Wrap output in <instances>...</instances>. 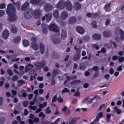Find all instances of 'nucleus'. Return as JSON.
<instances>
[{"label":"nucleus","instance_id":"59","mask_svg":"<svg viewBox=\"0 0 124 124\" xmlns=\"http://www.w3.org/2000/svg\"><path fill=\"white\" fill-rule=\"evenodd\" d=\"M118 60L119 61V62H124V57H118Z\"/></svg>","mask_w":124,"mask_h":124},{"label":"nucleus","instance_id":"12","mask_svg":"<svg viewBox=\"0 0 124 124\" xmlns=\"http://www.w3.org/2000/svg\"><path fill=\"white\" fill-rule=\"evenodd\" d=\"M67 80H65L63 82L64 85H65L68 81H71V80H75V79H77V77L76 76H72V77H70L69 76H67L66 77Z\"/></svg>","mask_w":124,"mask_h":124},{"label":"nucleus","instance_id":"31","mask_svg":"<svg viewBox=\"0 0 124 124\" xmlns=\"http://www.w3.org/2000/svg\"><path fill=\"white\" fill-rule=\"evenodd\" d=\"M53 16L54 18H56V19H58L59 17H60V15L59 14V10H54L53 11Z\"/></svg>","mask_w":124,"mask_h":124},{"label":"nucleus","instance_id":"60","mask_svg":"<svg viewBox=\"0 0 124 124\" xmlns=\"http://www.w3.org/2000/svg\"><path fill=\"white\" fill-rule=\"evenodd\" d=\"M93 48H95V49H96V50H99V49H100V47H99V46H98V45H97L96 44H94L93 45Z\"/></svg>","mask_w":124,"mask_h":124},{"label":"nucleus","instance_id":"51","mask_svg":"<svg viewBox=\"0 0 124 124\" xmlns=\"http://www.w3.org/2000/svg\"><path fill=\"white\" fill-rule=\"evenodd\" d=\"M69 93V90L68 88H65L62 90V93Z\"/></svg>","mask_w":124,"mask_h":124},{"label":"nucleus","instance_id":"62","mask_svg":"<svg viewBox=\"0 0 124 124\" xmlns=\"http://www.w3.org/2000/svg\"><path fill=\"white\" fill-rule=\"evenodd\" d=\"M0 123H2V124H4V123H5V122H6V120L5 119V118H0Z\"/></svg>","mask_w":124,"mask_h":124},{"label":"nucleus","instance_id":"23","mask_svg":"<svg viewBox=\"0 0 124 124\" xmlns=\"http://www.w3.org/2000/svg\"><path fill=\"white\" fill-rule=\"evenodd\" d=\"M103 117V112H99L96 116L95 119H94L95 122H98L101 118Z\"/></svg>","mask_w":124,"mask_h":124},{"label":"nucleus","instance_id":"57","mask_svg":"<svg viewBox=\"0 0 124 124\" xmlns=\"http://www.w3.org/2000/svg\"><path fill=\"white\" fill-rule=\"evenodd\" d=\"M93 13H88L86 14V16L88 17V18H92V16H93Z\"/></svg>","mask_w":124,"mask_h":124},{"label":"nucleus","instance_id":"5","mask_svg":"<svg viewBox=\"0 0 124 124\" xmlns=\"http://www.w3.org/2000/svg\"><path fill=\"white\" fill-rule=\"evenodd\" d=\"M48 30L51 31H54L55 32H59L60 28L55 24L51 23L48 26Z\"/></svg>","mask_w":124,"mask_h":124},{"label":"nucleus","instance_id":"7","mask_svg":"<svg viewBox=\"0 0 124 124\" xmlns=\"http://www.w3.org/2000/svg\"><path fill=\"white\" fill-rule=\"evenodd\" d=\"M30 3L37 5V6H42L44 4V2L41 1V0H31Z\"/></svg>","mask_w":124,"mask_h":124},{"label":"nucleus","instance_id":"16","mask_svg":"<svg viewBox=\"0 0 124 124\" xmlns=\"http://www.w3.org/2000/svg\"><path fill=\"white\" fill-rule=\"evenodd\" d=\"M2 37L4 39H8V37H9V31L5 30L2 33Z\"/></svg>","mask_w":124,"mask_h":124},{"label":"nucleus","instance_id":"35","mask_svg":"<svg viewBox=\"0 0 124 124\" xmlns=\"http://www.w3.org/2000/svg\"><path fill=\"white\" fill-rule=\"evenodd\" d=\"M114 110L118 115H120V114L122 113V110L120 108H118V106L114 107Z\"/></svg>","mask_w":124,"mask_h":124},{"label":"nucleus","instance_id":"24","mask_svg":"<svg viewBox=\"0 0 124 124\" xmlns=\"http://www.w3.org/2000/svg\"><path fill=\"white\" fill-rule=\"evenodd\" d=\"M40 52L41 55H43L45 52V46L43 44H40Z\"/></svg>","mask_w":124,"mask_h":124},{"label":"nucleus","instance_id":"52","mask_svg":"<svg viewBox=\"0 0 124 124\" xmlns=\"http://www.w3.org/2000/svg\"><path fill=\"white\" fill-rule=\"evenodd\" d=\"M75 123H76V119L74 118V119H72V120L69 122V124L67 123V124H75Z\"/></svg>","mask_w":124,"mask_h":124},{"label":"nucleus","instance_id":"64","mask_svg":"<svg viewBox=\"0 0 124 124\" xmlns=\"http://www.w3.org/2000/svg\"><path fill=\"white\" fill-rule=\"evenodd\" d=\"M34 123H39V118L35 117L33 119Z\"/></svg>","mask_w":124,"mask_h":124},{"label":"nucleus","instance_id":"34","mask_svg":"<svg viewBox=\"0 0 124 124\" xmlns=\"http://www.w3.org/2000/svg\"><path fill=\"white\" fill-rule=\"evenodd\" d=\"M59 74V72L56 69H54L53 70V74L52 75V79H55V77L57 76Z\"/></svg>","mask_w":124,"mask_h":124},{"label":"nucleus","instance_id":"47","mask_svg":"<svg viewBox=\"0 0 124 124\" xmlns=\"http://www.w3.org/2000/svg\"><path fill=\"white\" fill-rule=\"evenodd\" d=\"M18 78H19L18 77V76H14L12 77V81H13V82H15L16 80L18 79Z\"/></svg>","mask_w":124,"mask_h":124},{"label":"nucleus","instance_id":"6","mask_svg":"<svg viewBox=\"0 0 124 124\" xmlns=\"http://www.w3.org/2000/svg\"><path fill=\"white\" fill-rule=\"evenodd\" d=\"M64 7H65L67 11H71L73 9V5L69 0H67L65 2Z\"/></svg>","mask_w":124,"mask_h":124},{"label":"nucleus","instance_id":"4","mask_svg":"<svg viewBox=\"0 0 124 124\" xmlns=\"http://www.w3.org/2000/svg\"><path fill=\"white\" fill-rule=\"evenodd\" d=\"M34 65L36 67L37 70H39L46 65V62L44 60L42 61V62H37Z\"/></svg>","mask_w":124,"mask_h":124},{"label":"nucleus","instance_id":"18","mask_svg":"<svg viewBox=\"0 0 124 124\" xmlns=\"http://www.w3.org/2000/svg\"><path fill=\"white\" fill-rule=\"evenodd\" d=\"M61 18L62 20H66V19L68 18V13L66 11L62 12L61 14Z\"/></svg>","mask_w":124,"mask_h":124},{"label":"nucleus","instance_id":"37","mask_svg":"<svg viewBox=\"0 0 124 124\" xmlns=\"http://www.w3.org/2000/svg\"><path fill=\"white\" fill-rule=\"evenodd\" d=\"M81 83V80L78 79V80H75L74 81H72L71 83V85H75V84H80Z\"/></svg>","mask_w":124,"mask_h":124},{"label":"nucleus","instance_id":"26","mask_svg":"<svg viewBox=\"0 0 124 124\" xmlns=\"http://www.w3.org/2000/svg\"><path fill=\"white\" fill-rule=\"evenodd\" d=\"M110 6H111V3L106 4L104 8V9H105L106 12H110V9H109Z\"/></svg>","mask_w":124,"mask_h":124},{"label":"nucleus","instance_id":"50","mask_svg":"<svg viewBox=\"0 0 124 124\" xmlns=\"http://www.w3.org/2000/svg\"><path fill=\"white\" fill-rule=\"evenodd\" d=\"M57 100L58 101V102H59V103H62V102H63V99H62V97H59L58 98H57Z\"/></svg>","mask_w":124,"mask_h":124},{"label":"nucleus","instance_id":"22","mask_svg":"<svg viewBox=\"0 0 124 124\" xmlns=\"http://www.w3.org/2000/svg\"><path fill=\"white\" fill-rule=\"evenodd\" d=\"M52 41L54 44H60V43H62V40L61 39L58 38L56 36L54 37V38L52 39Z\"/></svg>","mask_w":124,"mask_h":124},{"label":"nucleus","instance_id":"42","mask_svg":"<svg viewBox=\"0 0 124 124\" xmlns=\"http://www.w3.org/2000/svg\"><path fill=\"white\" fill-rule=\"evenodd\" d=\"M57 100H58V95H55L54 96V97L52 98V102H53V103L55 102H57Z\"/></svg>","mask_w":124,"mask_h":124},{"label":"nucleus","instance_id":"20","mask_svg":"<svg viewBox=\"0 0 124 124\" xmlns=\"http://www.w3.org/2000/svg\"><path fill=\"white\" fill-rule=\"evenodd\" d=\"M92 38L94 40H100L101 39V35L98 34V33H95L93 35Z\"/></svg>","mask_w":124,"mask_h":124},{"label":"nucleus","instance_id":"10","mask_svg":"<svg viewBox=\"0 0 124 124\" xmlns=\"http://www.w3.org/2000/svg\"><path fill=\"white\" fill-rule=\"evenodd\" d=\"M41 17V11L38 9L34 11V18L35 19H39Z\"/></svg>","mask_w":124,"mask_h":124},{"label":"nucleus","instance_id":"43","mask_svg":"<svg viewBox=\"0 0 124 124\" xmlns=\"http://www.w3.org/2000/svg\"><path fill=\"white\" fill-rule=\"evenodd\" d=\"M29 108L31 110H33V111H35L36 109H37V106H29Z\"/></svg>","mask_w":124,"mask_h":124},{"label":"nucleus","instance_id":"38","mask_svg":"<svg viewBox=\"0 0 124 124\" xmlns=\"http://www.w3.org/2000/svg\"><path fill=\"white\" fill-rule=\"evenodd\" d=\"M119 32H120V33L121 34V36H120L121 39H122V40H124V31H123V30H122V29H120V31H119Z\"/></svg>","mask_w":124,"mask_h":124},{"label":"nucleus","instance_id":"56","mask_svg":"<svg viewBox=\"0 0 124 124\" xmlns=\"http://www.w3.org/2000/svg\"><path fill=\"white\" fill-rule=\"evenodd\" d=\"M43 33L46 34L48 32V29L45 27H44L42 30Z\"/></svg>","mask_w":124,"mask_h":124},{"label":"nucleus","instance_id":"63","mask_svg":"<svg viewBox=\"0 0 124 124\" xmlns=\"http://www.w3.org/2000/svg\"><path fill=\"white\" fill-rule=\"evenodd\" d=\"M123 70V64H121L119 67L117 68L118 71H122Z\"/></svg>","mask_w":124,"mask_h":124},{"label":"nucleus","instance_id":"25","mask_svg":"<svg viewBox=\"0 0 124 124\" xmlns=\"http://www.w3.org/2000/svg\"><path fill=\"white\" fill-rule=\"evenodd\" d=\"M20 41H21V37L20 36H17L13 40V42L15 44H18Z\"/></svg>","mask_w":124,"mask_h":124},{"label":"nucleus","instance_id":"33","mask_svg":"<svg viewBox=\"0 0 124 124\" xmlns=\"http://www.w3.org/2000/svg\"><path fill=\"white\" fill-rule=\"evenodd\" d=\"M24 47H28L30 45V42L28 40L24 39L22 42Z\"/></svg>","mask_w":124,"mask_h":124},{"label":"nucleus","instance_id":"55","mask_svg":"<svg viewBox=\"0 0 124 124\" xmlns=\"http://www.w3.org/2000/svg\"><path fill=\"white\" fill-rule=\"evenodd\" d=\"M16 6L17 7V8L18 9H20V5H21V2L19 1H17L16 3Z\"/></svg>","mask_w":124,"mask_h":124},{"label":"nucleus","instance_id":"19","mask_svg":"<svg viewBox=\"0 0 124 124\" xmlns=\"http://www.w3.org/2000/svg\"><path fill=\"white\" fill-rule=\"evenodd\" d=\"M62 111L67 116H68V115H70V109L67 108V106H64V108H62Z\"/></svg>","mask_w":124,"mask_h":124},{"label":"nucleus","instance_id":"44","mask_svg":"<svg viewBox=\"0 0 124 124\" xmlns=\"http://www.w3.org/2000/svg\"><path fill=\"white\" fill-rule=\"evenodd\" d=\"M24 84H25V81H24L23 80H19L18 81V85H19V87L24 86Z\"/></svg>","mask_w":124,"mask_h":124},{"label":"nucleus","instance_id":"11","mask_svg":"<svg viewBox=\"0 0 124 124\" xmlns=\"http://www.w3.org/2000/svg\"><path fill=\"white\" fill-rule=\"evenodd\" d=\"M76 31L78 33H79V34H84V33H85V29L81 26H77L76 28Z\"/></svg>","mask_w":124,"mask_h":124},{"label":"nucleus","instance_id":"2","mask_svg":"<svg viewBox=\"0 0 124 124\" xmlns=\"http://www.w3.org/2000/svg\"><path fill=\"white\" fill-rule=\"evenodd\" d=\"M29 6H30V3L26 1L21 7L22 11H25L24 14V16L27 20H30V19H31L33 15L32 10L29 8Z\"/></svg>","mask_w":124,"mask_h":124},{"label":"nucleus","instance_id":"39","mask_svg":"<svg viewBox=\"0 0 124 124\" xmlns=\"http://www.w3.org/2000/svg\"><path fill=\"white\" fill-rule=\"evenodd\" d=\"M91 26L92 28L94 29H96V28H97V25L96 24V22L95 21H93L91 23Z\"/></svg>","mask_w":124,"mask_h":124},{"label":"nucleus","instance_id":"1","mask_svg":"<svg viewBox=\"0 0 124 124\" xmlns=\"http://www.w3.org/2000/svg\"><path fill=\"white\" fill-rule=\"evenodd\" d=\"M6 13L9 16L8 18V21L10 22H16L17 21L16 8L14 7L13 4L10 3L8 4Z\"/></svg>","mask_w":124,"mask_h":124},{"label":"nucleus","instance_id":"40","mask_svg":"<svg viewBox=\"0 0 124 124\" xmlns=\"http://www.w3.org/2000/svg\"><path fill=\"white\" fill-rule=\"evenodd\" d=\"M46 114H51L52 113V110L50 109V107H47L46 109Z\"/></svg>","mask_w":124,"mask_h":124},{"label":"nucleus","instance_id":"54","mask_svg":"<svg viewBox=\"0 0 124 124\" xmlns=\"http://www.w3.org/2000/svg\"><path fill=\"white\" fill-rule=\"evenodd\" d=\"M93 71H96L98 72V70L99 69V67H98V66H94L93 67Z\"/></svg>","mask_w":124,"mask_h":124},{"label":"nucleus","instance_id":"36","mask_svg":"<svg viewBox=\"0 0 124 124\" xmlns=\"http://www.w3.org/2000/svg\"><path fill=\"white\" fill-rule=\"evenodd\" d=\"M11 31L13 33H17L18 32V29H17V27L16 26H14V27L11 28Z\"/></svg>","mask_w":124,"mask_h":124},{"label":"nucleus","instance_id":"48","mask_svg":"<svg viewBox=\"0 0 124 124\" xmlns=\"http://www.w3.org/2000/svg\"><path fill=\"white\" fill-rule=\"evenodd\" d=\"M111 22V19H110V18L108 19L105 23V26H108V25L110 24V23Z\"/></svg>","mask_w":124,"mask_h":124},{"label":"nucleus","instance_id":"8","mask_svg":"<svg viewBox=\"0 0 124 124\" xmlns=\"http://www.w3.org/2000/svg\"><path fill=\"white\" fill-rule=\"evenodd\" d=\"M44 9L46 12H50L54 9V6L50 3H46L44 6Z\"/></svg>","mask_w":124,"mask_h":124},{"label":"nucleus","instance_id":"9","mask_svg":"<svg viewBox=\"0 0 124 124\" xmlns=\"http://www.w3.org/2000/svg\"><path fill=\"white\" fill-rule=\"evenodd\" d=\"M65 3L63 0H61L56 5L58 9H63L64 8Z\"/></svg>","mask_w":124,"mask_h":124},{"label":"nucleus","instance_id":"46","mask_svg":"<svg viewBox=\"0 0 124 124\" xmlns=\"http://www.w3.org/2000/svg\"><path fill=\"white\" fill-rule=\"evenodd\" d=\"M5 13V11L3 10H0V18L3 17V15H4Z\"/></svg>","mask_w":124,"mask_h":124},{"label":"nucleus","instance_id":"41","mask_svg":"<svg viewBox=\"0 0 124 124\" xmlns=\"http://www.w3.org/2000/svg\"><path fill=\"white\" fill-rule=\"evenodd\" d=\"M39 117H40V118H41L42 117L43 120V119H45L46 115L44 114V113L43 112H41L39 114Z\"/></svg>","mask_w":124,"mask_h":124},{"label":"nucleus","instance_id":"27","mask_svg":"<svg viewBox=\"0 0 124 124\" xmlns=\"http://www.w3.org/2000/svg\"><path fill=\"white\" fill-rule=\"evenodd\" d=\"M31 46L34 51H37L39 49V46L37 43H31Z\"/></svg>","mask_w":124,"mask_h":124},{"label":"nucleus","instance_id":"17","mask_svg":"<svg viewBox=\"0 0 124 124\" xmlns=\"http://www.w3.org/2000/svg\"><path fill=\"white\" fill-rule=\"evenodd\" d=\"M76 22H77V18L76 16H72L70 17L68 20V23L70 25H73L74 24H75Z\"/></svg>","mask_w":124,"mask_h":124},{"label":"nucleus","instance_id":"32","mask_svg":"<svg viewBox=\"0 0 124 124\" xmlns=\"http://www.w3.org/2000/svg\"><path fill=\"white\" fill-rule=\"evenodd\" d=\"M79 67L81 70H82V71L86 70V66L85 65V63H84V62L80 63L79 64Z\"/></svg>","mask_w":124,"mask_h":124},{"label":"nucleus","instance_id":"3","mask_svg":"<svg viewBox=\"0 0 124 124\" xmlns=\"http://www.w3.org/2000/svg\"><path fill=\"white\" fill-rule=\"evenodd\" d=\"M74 50H76L77 54H75L74 56V59L75 62L79 61L81 57V49L80 48H77V46H75L74 47Z\"/></svg>","mask_w":124,"mask_h":124},{"label":"nucleus","instance_id":"58","mask_svg":"<svg viewBox=\"0 0 124 124\" xmlns=\"http://www.w3.org/2000/svg\"><path fill=\"white\" fill-rule=\"evenodd\" d=\"M93 16L95 19H96V18H98V17L99 16V13L97 12L95 13V14H93Z\"/></svg>","mask_w":124,"mask_h":124},{"label":"nucleus","instance_id":"61","mask_svg":"<svg viewBox=\"0 0 124 124\" xmlns=\"http://www.w3.org/2000/svg\"><path fill=\"white\" fill-rule=\"evenodd\" d=\"M99 75V71L96 72L93 76V78H96Z\"/></svg>","mask_w":124,"mask_h":124},{"label":"nucleus","instance_id":"14","mask_svg":"<svg viewBox=\"0 0 124 124\" xmlns=\"http://www.w3.org/2000/svg\"><path fill=\"white\" fill-rule=\"evenodd\" d=\"M103 35L104 37L108 38V37H111L112 36V32L109 30H106L103 32Z\"/></svg>","mask_w":124,"mask_h":124},{"label":"nucleus","instance_id":"29","mask_svg":"<svg viewBox=\"0 0 124 124\" xmlns=\"http://www.w3.org/2000/svg\"><path fill=\"white\" fill-rule=\"evenodd\" d=\"M32 68H33V65L29 64L28 66H26L25 67V71L26 72H29V71L31 70Z\"/></svg>","mask_w":124,"mask_h":124},{"label":"nucleus","instance_id":"30","mask_svg":"<svg viewBox=\"0 0 124 124\" xmlns=\"http://www.w3.org/2000/svg\"><path fill=\"white\" fill-rule=\"evenodd\" d=\"M61 121V118H58L54 122H50L49 121L45 122V124H59V122Z\"/></svg>","mask_w":124,"mask_h":124},{"label":"nucleus","instance_id":"45","mask_svg":"<svg viewBox=\"0 0 124 124\" xmlns=\"http://www.w3.org/2000/svg\"><path fill=\"white\" fill-rule=\"evenodd\" d=\"M7 72L10 76H12L13 75V72L12 71V70L9 69L7 70Z\"/></svg>","mask_w":124,"mask_h":124},{"label":"nucleus","instance_id":"28","mask_svg":"<svg viewBox=\"0 0 124 124\" xmlns=\"http://www.w3.org/2000/svg\"><path fill=\"white\" fill-rule=\"evenodd\" d=\"M46 21L47 23H49L52 20V14L50 13L46 15Z\"/></svg>","mask_w":124,"mask_h":124},{"label":"nucleus","instance_id":"49","mask_svg":"<svg viewBox=\"0 0 124 124\" xmlns=\"http://www.w3.org/2000/svg\"><path fill=\"white\" fill-rule=\"evenodd\" d=\"M31 40L32 42L31 43H36V41H37V39L36 37H32L31 38Z\"/></svg>","mask_w":124,"mask_h":124},{"label":"nucleus","instance_id":"21","mask_svg":"<svg viewBox=\"0 0 124 124\" xmlns=\"http://www.w3.org/2000/svg\"><path fill=\"white\" fill-rule=\"evenodd\" d=\"M51 56L52 59H54V60H59V59L61 58V56H60L59 54L56 53V52H52Z\"/></svg>","mask_w":124,"mask_h":124},{"label":"nucleus","instance_id":"53","mask_svg":"<svg viewBox=\"0 0 124 124\" xmlns=\"http://www.w3.org/2000/svg\"><path fill=\"white\" fill-rule=\"evenodd\" d=\"M5 7H6L5 3H3L1 4H0V9H4Z\"/></svg>","mask_w":124,"mask_h":124},{"label":"nucleus","instance_id":"13","mask_svg":"<svg viewBox=\"0 0 124 124\" xmlns=\"http://www.w3.org/2000/svg\"><path fill=\"white\" fill-rule=\"evenodd\" d=\"M66 37H67V31L65 29H62L61 32V38L63 40H65Z\"/></svg>","mask_w":124,"mask_h":124},{"label":"nucleus","instance_id":"15","mask_svg":"<svg viewBox=\"0 0 124 124\" xmlns=\"http://www.w3.org/2000/svg\"><path fill=\"white\" fill-rule=\"evenodd\" d=\"M74 8L75 10H80L82 8V5L78 1H77L74 4Z\"/></svg>","mask_w":124,"mask_h":124}]
</instances>
